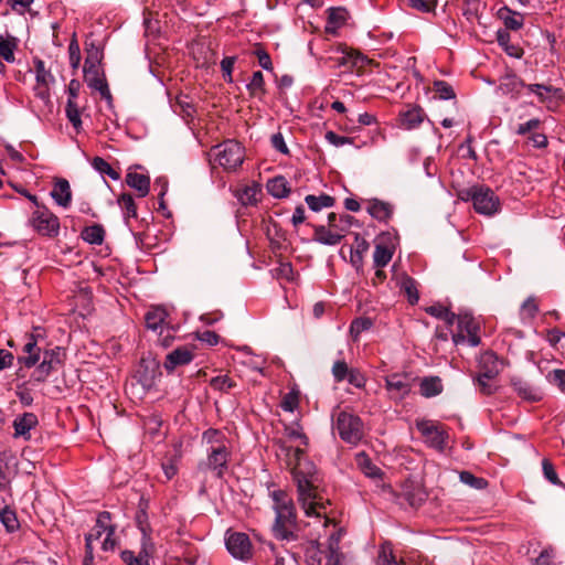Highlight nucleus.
I'll list each match as a JSON object with an SVG mask.
<instances>
[{
  "label": "nucleus",
  "instance_id": "obj_33",
  "mask_svg": "<svg viewBox=\"0 0 565 565\" xmlns=\"http://www.w3.org/2000/svg\"><path fill=\"white\" fill-rule=\"evenodd\" d=\"M267 546L273 553V565H299L298 558L294 553L287 550L280 551L273 542H268Z\"/></svg>",
  "mask_w": 565,
  "mask_h": 565
},
{
  "label": "nucleus",
  "instance_id": "obj_28",
  "mask_svg": "<svg viewBox=\"0 0 565 565\" xmlns=\"http://www.w3.org/2000/svg\"><path fill=\"white\" fill-rule=\"evenodd\" d=\"M480 372L482 379L493 380L499 374L498 360L493 353H484L480 359Z\"/></svg>",
  "mask_w": 565,
  "mask_h": 565
},
{
  "label": "nucleus",
  "instance_id": "obj_64",
  "mask_svg": "<svg viewBox=\"0 0 565 565\" xmlns=\"http://www.w3.org/2000/svg\"><path fill=\"white\" fill-rule=\"evenodd\" d=\"M376 565H399L395 559L391 550H387L385 546L382 547V551L377 558Z\"/></svg>",
  "mask_w": 565,
  "mask_h": 565
},
{
  "label": "nucleus",
  "instance_id": "obj_58",
  "mask_svg": "<svg viewBox=\"0 0 565 565\" xmlns=\"http://www.w3.org/2000/svg\"><path fill=\"white\" fill-rule=\"evenodd\" d=\"M324 137L326 140L334 147H342L344 145H351L353 142L352 138L339 136L338 134L331 130L327 131Z\"/></svg>",
  "mask_w": 565,
  "mask_h": 565
},
{
  "label": "nucleus",
  "instance_id": "obj_57",
  "mask_svg": "<svg viewBox=\"0 0 565 565\" xmlns=\"http://www.w3.org/2000/svg\"><path fill=\"white\" fill-rule=\"evenodd\" d=\"M369 249V243L359 234L355 235L354 253L352 252V262L362 259V255Z\"/></svg>",
  "mask_w": 565,
  "mask_h": 565
},
{
  "label": "nucleus",
  "instance_id": "obj_52",
  "mask_svg": "<svg viewBox=\"0 0 565 565\" xmlns=\"http://www.w3.org/2000/svg\"><path fill=\"white\" fill-rule=\"evenodd\" d=\"M273 274L277 279H285L287 281L295 280V273L291 263H279V265L273 269Z\"/></svg>",
  "mask_w": 565,
  "mask_h": 565
},
{
  "label": "nucleus",
  "instance_id": "obj_42",
  "mask_svg": "<svg viewBox=\"0 0 565 565\" xmlns=\"http://www.w3.org/2000/svg\"><path fill=\"white\" fill-rule=\"evenodd\" d=\"M259 186L257 184L247 185L238 193V200L243 205H254L257 203V195L259 194Z\"/></svg>",
  "mask_w": 565,
  "mask_h": 565
},
{
  "label": "nucleus",
  "instance_id": "obj_9",
  "mask_svg": "<svg viewBox=\"0 0 565 565\" xmlns=\"http://www.w3.org/2000/svg\"><path fill=\"white\" fill-rule=\"evenodd\" d=\"M29 224L42 236L55 237L60 233V220L45 205H38L32 213Z\"/></svg>",
  "mask_w": 565,
  "mask_h": 565
},
{
  "label": "nucleus",
  "instance_id": "obj_36",
  "mask_svg": "<svg viewBox=\"0 0 565 565\" xmlns=\"http://www.w3.org/2000/svg\"><path fill=\"white\" fill-rule=\"evenodd\" d=\"M17 40L12 36L4 38L0 35V60H3L8 63H13L14 51L17 50Z\"/></svg>",
  "mask_w": 565,
  "mask_h": 565
},
{
  "label": "nucleus",
  "instance_id": "obj_12",
  "mask_svg": "<svg viewBox=\"0 0 565 565\" xmlns=\"http://www.w3.org/2000/svg\"><path fill=\"white\" fill-rule=\"evenodd\" d=\"M62 364V351L56 347L45 350L41 356L40 363L32 374L36 382H44L52 371H55Z\"/></svg>",
  "mask_w": 565,
  "mask_h": 565
},
{
  "label": "nucleus",
  "instance_id": "obj_51",
  "mask_svg": "<svg viewBox=\"0 0 565 565\" xmlns=\"http://www.w3.org/2000/svg\"><path fill=\"white\" fill-rule=\"evenodd\" d=\"M236 383L227 375H218L210 381V386L220 392H228Z\"/></svg>",
  "mask_w": 565,
  "mask_h": 565
},
{
  "label": "nucleus",
  "instance_id": "obj_14",
  "mask_svg": "<svg viewBox=\"0 0 565 565\" xmlns=\"http://www.w3.org/2000/svg\"><path fill=\"white\" fill-rule=\"evenodd\" d=\"M38 337L39 335L34 333L26 334L22 355L19 356V362L28 369L35 366L43 354L41 348L38 345Z\"/></svg>",
  "mask_w": 565,
  "mask_h": 565
},
{
  "label": "nucleus",
  "instance_id": "obj_31",
  "mask_svg": "<svg viewBox=\"0 0 565 565\" xmlns=\"http://www.w3.org/2000/svg\"><path fill=\"white\" fill-rule=\"evenodd\" d=\"M81 237L90 245H102L105 239V230L100 224H93L83 228Z\"/></svg>",
  "mask_w": 565,
  "mask_h": 565
},
{
  "label": "nucleus",
  "instance_id": "obj_48",
  "mask_svg": "<svg viewBox=\"0 0 565 565\" xmlns=\"http://www.w3.org/2000/svg\"><path fill=\"white\" fill-rule=\"evenodd\" d=\"M459 479L462 483L477 490L484 489L488 486V481L486 479L477 477L469 471H461L459 475Z\"/></svg>",
  "mask_w": 565,
  "mask_h": 565
},
{
  "label": "nucleus",
  "instance_id": "obj_26",
  "mask_svg": "<svg viewBox=\"0 0 565 565\" xmlns=\"http://www.w3.org/2000/svg\"><path fill=\"white\" fill-rule=\"evenodd\" d=\"M86 81L90 88L99 92L102 98L108 102L111 100V94L106 82V78L104 77V75H100L98 71H95L93 74L88 72L86 75Z\"/></svg>",
  "mask_w": 565,
  "mask_h": 565
},
{
  "label": "nucleus",
  "instance_id": "obj_2",
  "mask_svg": "<svg viewBox=\"0 0 565 565\" xmlns=\"http://www.w3.org/2000/svg\"><path fill=\"white\" fill-rule=\"evenodd\" d=\"M269 497L273 501L271 509L275 513L270 527L273 536L281 542L297 541V512L292 498L281 489L269 490Z\"/></svg>",
  "mask_w": 565,
  "mask_h": 565
},
{
  "label": "nucleus",
  "instance_id": "obj_47",
  "mask_svg": "<svg viewBox=\"0 0 565 565\" xmlns=\"http://www.w3.org/2000/svg\"><path fill=\"white\" fill-rule=\"evenodd\" d=\"M539 311V305L535 297H529L520 308V317L522 320H532Z\"/></svg>",
  "mask_w": 565,
  "mask_h": 565
},
{
  "label": "nucleus",
  "instance_id": "obj_18",
  "mask_svg": "<svg viewBox=\"0 0 565 565\" xmlns=\"http://www.w3.org/2000/svg\"><path fill=\"white\" fill-rule=\"evenodd\" d=\"M327 14L328 20L326 31L331 34H334L340 28H342L349 19V12L343 7H331L327 10Z\"/></svg>",
  "mask_w": 565,
  "mask_h": 565
},
{
  "label": "nucleus",
  "instance_id": "obj_8",
  "mask_svg": "<svg viewBox=\"0 0 565 565\" xmlns=\"http://www.w3.org/2000/svg\"><path fill=\"white\" fill-rule=\"evenodd\" d=\"M480 323L468 312L458 315L457 331L452 333V341L456 345L468 344L478 347L481 342L479 337Z\"/></svg>",
  "mask_w": 565,
  "mask_h": 565
},
{
  "label": "nucleus",
  "instance_id": "obj_41",
  "mask_svg": "<svg viewBox=\"0 0 565 565\" xmlns=\"http://www.w3.org/2000/svg\"><path fill=\"white\" fill-rule=\"evenodd\" d=\"M109 529H114L110 525V513L104 511L98 514L94 532H92L94 534V540H99L104 533L106 534L109 531Z\"/></svg>",
  "mask_w": 565,
  "mask_h": 565
},
{
  "label": "nucleus",
  "instance_id": "obj_3",
  "mask_svg": "<svg viewBox=\"0 0 565 565\" xmlns=\"http://www.w3.org/2000/svg\"><path fill=\"white\" fill-rule=\"evenodd\" d=\"M202 444L205 446L206 459L200 462L199 469L223 478L232 456L230 438L220 429L209 428L202 434Z\"/></svg>",
  "mask_w": 565,
  "mask_h": 565
},
{
  "label": "nucleus",
  "instance_id": "obj_10",
  "mask_svg": "<svg viewBox=\"0 0 565 565\" xmlns=\"http://www.w3.org/2000/svg\"><path fill=\"white\" fill-rule=\"evenodd\" d=\"M225 545L228 553L237 559L246 562L253 556V545L246 533L226 531Z\"/></svg>",
  "mask_w": 565,
  "mask_h": 565
},
{
  "label": "nucleus",
  "instance_id": "obj_59",
  "mask_svg": "<svg viewBox=\"0 0 565 565\" xmlns=\"http://www.w3.org/2000/svg\"><path fill=\"white\" fill-rule=\"evenodd\" d=\"M236 62L235 56H226L221 61V68L223 72L224 79L228 83L233 82L232 72Z\"/></svg>",
  "mask_w": 565,
  "mask_h": 565
},
{
  "label": "nucleus",
  "instance_id": "obj_20",
  "mask_svg": "<svg viewBox=\"0 0 565 565\" xmlns=\"http://www.w3.org/2000/svg\"><path fill=\"white\" fill-rule=\"evenodd\" d=\"M343 237L344 234L339 230L333 231L324 225L315 226L313 241L320 244L334 246L338 245Z\"/></svg>",
  "mask_w": 565,
  "mask_h": 565
},
{
  "label": "nucleus",
  "instance_id": "obj_44",
  "mask_svg": "<svg viewBox=\"0 0 565 565\" xmlns=\"http://www.w3.org/2000/svg\"><path fill=\"white\" fill-rule=\"evenodd\" d=\"M525 87L537 96L540 103H545L547 100V94L556 95L561 92L558 88L544 84H529L525 85Z\"/></svg>",
  "mask_w": 565,
  "mask_h": 565
},
{
  "label": "nucleus",
  "instance_id": "obj_50",
  "mask_svg": "<svg viewBox=\"0 0 565 565\" xmlns=\"http://www.w3.org/2000/svg\"><path fill=\"white\" fill-rule=\"evenodd\" d=\"M434 92L436 93L439 99L447 100L456 98V93L452 86L445 81H435Z\"/></svg>",
  "mask_w": 565,
  "mask_h": 565
},
{
  "label": "nucleus",
  "instance_id": "obj_37",
  "mask_svg": "<svg viewBox=\"0 0 565 565\" xmlns=\"http://www.w3.org/2000/svg\"><path fill=\"white\" fill-rule=\"evenodd\" d=\"M167 316L166 310L162 308L151 309L147 312L145 318L147 328L156 331L166 321Z\"/></svg>",
  "mask_w": 565,
  "mask_h": 565
},
{
  "label": "nucleus",
  "instance_id": "obj_27",
  "mask_svg": "<svg viewBox=\"0 0 565 565\" xmlns=\"http://www.w3.org/2000/svg\"><path fill=\"white\" fill-rule=\"evenodd\" d=\"M355 463L358 468L371 479H380L382 470L375 466L365 452H359L355 456Z\"/></svg>",
  "mask_w": 565,
  "mask_h": 565
},
{
  "label": "nucleus",
  "instance_id": "obj_53",
  "mask_svg": "<svg viewBox=\"0 0 565 565\" xmlns=\"http://www.w3.org/2000/svg\"><path fill=\"white\" fill-rule=\"evenodd\" d=\"M373 322L370 318H356L350 326V332L354 338H358L362 332L371 329Z\"/></svg>",
  "mask_w": 565,
  "mask_h": 565
},
{
  "label": "nucleus",
  "instance_id": "obj_15",
  "mask_svg": "<svg viewBox=\"0 0 565 565\" xmlns=\"http://www.w3.org/2000/svg\"><path fill=\"white\" fill-rule=\"evenodd\" d=\"M524 87L525 83L516 74L508 72L500 77L497 92L518 99Z\"/></svg>",
  "mask_w": 565,
  "mask_h": 565
},
{
  "label": "nucleus",
  "instance_id": "obj_45",
  "mask_svg": "<svg viewBox=\"0 0 565 565\" xmlns=\"http://www.w3.org/2000/svg\"><path fill=\"white\" fill-rule=\"evenodd\" d=\"M93 168L102 174L108 175L113 180H119L120 174L102 157H95L92 161Z\"/></svg>",
  "mask_w": 565,
  "mask_h": 565
},
{
  "label": "nucleus",
  "instance_id": "obj_38",
  "mask_svg": "<svg viewBox=\"0 0 565 565\" xmlns=\"http://www.w3.org/2000/svg\"><path fill=\"white\" fill-rule=\"evenodd\" d=\"M150 554L146 548H142L138 555H135L131 551H122L121 559L127 565H150Z\"/></svg>",
  "mask_w": 565,
  "mask_h": 565
},
{
  "label": "nucleus",
  "instance_id": "obj_29",
  "mask_svg": "<svg viewBox=\"0 0 565 565\" xmlns=\"http://www.w3.org/2000/svg\"><path fill=\"white\" fill-rule=\"evenodd\" d=\"M514 391L524 399L537 402L542 398L541 392L521 379H513Z\"/></svg>",
  "mask_w": 565,
  "mask_h": 565
},
{
  "label": "nucleus",
  "instance_id": "obj_46",
  "mask_svg": "<svg viewBox=\"0 0 565 565\" xmlns=\"http://www.w3.org/2000/svg\"><path fill=\"white\" fill-rule=\"evenodd\" d=\"M118 204L122 209L126 218L137 217V206L131 194L122 193L118 198Z\"/></svg>",
  "mask_w": 565,
  "mask_h": 565
},
{
  "label": "nucleus",
  "instance_id": "obj_35",
  "mask_svg": "<svg viewBox=\"0 0 565 565\" xmlns=\"http://www.w3.org/2000/svg\"><path fill=\"white\" fill-rule=\"evenodd\" d=\"M305 202L313 212H319L324 207H331L334 204V199L328 194L312 195L309 194L305 198Z\"/></svg>",
  "mask_w": 565,
  "mask_h": 565
},
{
  "label": "nucleus",
  "instance_id": "obj_40",
  "mask_svg": "<svg viewBox=\"0 0 565 565\" xmlns=\"http://www.w3.org/2000/svg\"><path fill=\"white\" fill-rule=\"evenodd\" d=\"M66 117L74 127V129L79 132L82 129V119H81V110L76 103V100H67L65 108Z\"/></svg>",
  "mask_w": 565,
  "mask_h": 565
},
{
  "label": "nucleus",
  "instance_id": "obj_54",
  "mask_svg": "<svg viewBox=\"0 0 565 565\" xmlns=\"http://www.w3.org/2000/svg\"><path fill=\"white\" fill-rule=\"evenodd\" d=\"M350 371L351 369H349L344 360L335 361L331 370L334 381L338 383L344 381L348 377Z\"/></svg>",
  "mask_w": 565,
  "mask_h": 565
},
{
  "label": "nucleus",
  "instance_id": "obj_39",
  "mask_svg": "<svg viewBox=\"0 0 565 565\" xmlns=\"http://www.w3.org/2000/svg\"><path fill=\"white\" fill-rule=\"evenodd\" d=\"M33 64L36 83L49 85L54 83V76L52 75L51 71L45 67V63L42 60L34 58Z\"/></svg>",
  "mask_w": 565,
  "mask_h": 565
},
{
  "label": "nucleus",
  "instance_id": "obj_25",
  "mask_svg": "<svg viewBox=\"0 0 565 565\" xmlns=\"http://www.w3.org/2000/svg\"><path fill=\"white\" fill-rule=\"evenodd\" d=\"M444 385L439 376H426L420 380L419 392L426 398L441 394Z\"/></svg>",
  "mask_w": 565,
  "mask_h": 565
},
{
  "label": "nucleus",
  "instance_id": "obj_6",
  "mask_svg": "<svg viewBox=\"0 0 565 565\" xmlns=\"http://www.w3.org/2000/svg\"><path fill=\"white\" fill-rule=\"evenodd\" d=\"M210 156L225 171H236L245 158L243 146L235 140H226L211 149Z\"/></svg>",
  "mask_w": 565,
  "mask_h": 565
},
{
  "label": "nucleus",
  "instance_id": "obj_5",
  "mask_svg": "<svg viewBox=\"0 0 565 565\" xmlns=\"http://www.w3.org/2000/svg\"><path fill=\"white\" fill-rule=\"evenodd\" d=\"M333 429L340 438L351 445H356L364 436L362 419L345 409L337 407L332 413Z\"/></svg>",
  "mask_w": 565,
  "mask_h": 565
},
{
  "label": "nucleus",
  "instance_id": "obj_62",
  "mask_svg": "<svg viewBox=\"0 0 565 565\" xmlns=\"http://www.w3.org/2000/svg\"><path fill=\"white\" fill-rule=\"evenodd\" d=\"M254 54L258 58L259 65L266 71H273V63L269 54L260 46H257Z\"/></svg>",
  "mask_w": 565,
  "mask_h": 565
},
{
  "label": "nucleus",
  "instance_id": "obj_16",
  "mask_svg": "<svg viewBox=\"0 0 565 565\" xmlns=\"http://www.w3.org/2000/svg\"><path fill=\"white\" fill-rule=\"evenodd\" d=\"M193 352L188 347H179L167 354L166 360L163 362V367L168 372H172L178 366L186 365L193 360Z\"/></svg>",
  "mask_w": 565,
  "mask_h": 565
},
{
  "label": "nucleus",
  "instance_id": "obj_23",
  "mask_svg": "<svg viewBox=\"0 0 565 565\" xmlns=\"http://www.w3.org/2000/svg\"><path fill=\"white\" fill-rule=\"evenodd\" d=\"M425 113L420 107H412L399 114L401 126L405 129L417 128L424 120Z\"/></svg>",
  "mask_w": 565,
  "mask_h": 565
},
{
  "label": "nucleus",
  "instance_id": "obj_17",
  "mask_svg": "<svg viewBox=\"0 0 565 565\" xmlns=\"http://www.w3.org/2000/svg\"><path fill=\"white\" fill-rule=\"evenodd\" d=\"M385 387L395 397L403 398L411 392L409 377L405 374H392L385 379Z\"/></svg>",
  "mask_w": 565,
  "mask_h": 565
},
{
  "label": "nucleus",
  "instance_id": "obj_1",
  "mask_svg": "<svg viewBox=\"0 0 565 565\" xmlns=\"http://www.w3.org/2000/svg\"><path fill=\"white\" fill-rule=\"evenodd\" d=\"M285 436L290 441L297 443L295 447L286 446L282 443L280 448L286 452L287 463L291 468L297 483L298 502L307 516L322 518L323 524L327 526L330 522L327 511L330 501L324 500L318 491L320 480L315 465L303 458L305 449L302 447L308 445V437L298 423L286 426Z\"/></svg>",
  "mask_w": 565,
  "mask_h": 565
},
{
  "label": "nucleus",
  "instance_id": "obj_11",
  "mask_svg": "<svg viewBox=\"0 0 565 565\" xmlns=\"http://www.w3.org/2000/svg\"><path fill=\"white\" fill-rule=\"evenodd\" d=\"M471 200L475 210L480 214L491 215L499 209V199L489 188H473L471 190Z\"/></svg>",
  "mask_w": 565,
  "mask_h": 565
},
{
  "label": "nucleus",
  "instance_id": "obj_19",
  "mask_svg": "<svg viewBox=\"0 0 565 565\" xmlns=\"http://www.w3.org/2000/svg\"><path fill=\"white\" fill-rule=\"evenodd\" d=\"M366 211L379 222H387L393 215V205L377 199H372L367 202Z\"/></svg>",
  "mask_w": 565,
  "mask_h": 565
},
{
  "label": "nucleus",
  "instance_id": "obj_22",
  "mask_svg": "<svg viewBox=\"0 0 565 565\" xmlns=\"http://www.w3.org/2000/svg\"><path fill=\"white\" fill-rule=\"evenodd\" d=\"M38 425V417L33 413H24L13 422L14 436L30 438V430Z\"/></svg>",
  "mask_w": 565,
  "mask_h": 565
},
{
  "label": "nucleus",
  "instance_id": "obj_21",
  "mask_svg": "<svg viewBox=\"0 0 565 565\" xmlns=\"http://www.w3.org/2000/svg\"><path fill=\"white\" fill-rule=\"evenodd\" d=\"M55 203L62 207H68L72 202V191L67 180L58 179L51 191Z\"/></svg>",
  "mask_w": 565,
  "mask_h": 565
},
{
  "label": "nucleus",
  "instance_id": "obj_60",
  "mask_svg": "<svg viewBox=\"0 0 565 565\" xmlns=\"http://www.w3.org/2000/svg\"><path fill=\"white\" fill-rule=\"evenodd\" d=\"M409 6L422 12L434 11L437 2L436 0H408Z\"/></svg>",
  "mask_w": 565,
  "mask_h": 565
},
{
  "label": "nucleus",
  "instance_id": "obj_56",
  "mask_svg": "<svg viewBox=\"0 0 565 565\" xmlns=\"http://www.w3.org/2000/svg\"><path fill=\"white\" fill-rule=\"evenodd\" d=\"M542 469H543L544 477L552 484H555V486H561L562 484V482L558 479V476H557V473H556V471L554 469L553 463L548 459H543V461H542Z\"/></svg>",
  "mask_w": 565,
  "mask_h": 565
},
{
  "label": "nucleus",
  "instance_id": "obj_32",
  "mask_svg": "<svg viewBox=\"0 0 565 565\" xmlns=\"http://www.w3.org/2000/svg\"><path fill=\"white\" fill-rule=\"evenodd\" d=\"M499 17L500 19L503 20L507 29L516 31L523 26V15L519 12L512 11L508 7H504L499 10Z\"/></svg>",
  "mask_w": 565,
  "mask_h": 565
},
{
  "label": "nucleus",
  "instance_id": "obj_4",
  "mask_svg": "<svg viewBox=\"0 0 565 565\" xmlns=\"http://www.w3.org/2000/svg\"><path fill=\"white\" fill-rule=\"evenodd\" d=\"M343 530L338 529L331 533L328 540L327 551H322L318 541H309L305 547V561L307 565H321L322 554L326 557V565H342L344 556L340 551V541Z\"/></svg>",
  "mask_w": 565,
  "mask_h": 565
},
{
  "label": "nucleus",
  "instance_id": "obj_7",
  "mask_svg": "<svg viewBox=\"0 0 565 565\" xmlns=\"http://www.w3.org/2000/svg\"><path fill=\"white\" fill-rule=\"evenodd\" d=\"M415 426L419 431L424 444L439 452H444L448 447L449 433L445 425L431 419H417Z\"/></svg>",
  "mask_w": 565,
  "mask_h": 565
},
{
  "label": "nucleus",
  "instance_id": "obj_49",
  "mask_svg": "<svg viewBox=\"0 0 565 565\" xmlns=\"http://www.w3.org/2000/svg\"><path fill=\"white\" fill-rule=\"evenodd\" d=\"M264 75L260 71L254 72L250 82L247 84L248 92L254 95H262L265 93Z\"/></svg>",
  "mask_w": 565,
  "mask_h": 565
},
{
  "label": "nucleus",
  "instance_id": "obj_55",
  "mask_svg": "<svg viewBox=\"0 0 565 565\" xmlns=\"http://www.w3.org/2000/svg\"><path fill=\"white\" fill-rule=\"evenodd\" d=\"M298 404H299L298 392L290 391L282 397L280 406L286 412H294L298 407Z\"/></svg>",
  "mask_w": 565,
  "mask_h": 565
},
{
  "label": "nucleus",
  "instance_id": "obj_61",
  "mask_svg": "<svg viewBox=\"0 0 565 565\" xmlns=\"http://www.w3.org/2000/svg\"><path fill=\"white\" fill-rule=\"evenodd\" d=\"M540 126L541 120L539 118H532L524 124H520L515 129V134L519 136H524L531 131L536 130Z\"/></svg>",
  "mask_w": 565,
  "mask_h": 565
},
{
  "label": "nucleus",
  "instance_id": "obj_43",
  "mask_svg": "<svg viewBox=\"0 0 565 565\" xmlns=\"http://www.w3.org/2000/svg\"><path fill=\"white\" fill-rule=\"evenodd\" d=\"M0 521L8 532H14L19 529V521L15 512L6 507L0 511Z\"/></svg>",
  "mask_w": 565,
  "mask_h": 565
},
{
  "label": "nucleus",
  "instance_id": "obj_13",
  "mask_svg": "<svg viewBox=\"0 0 565 565\" xmlns=\"http://www.w3.org/2000/svg\"><path fill=\"white\" fill-rule=\"evenodd\" d=\"M38 337L39 335L34 333L26 334L22 355L19 356V362L28 369L35 366L43 354L41 348L38 345Z\"/></svg>",
  "mask_w": 565,
  "mask_h": 565
},
{
  "label": "nucleus",
  "instance_id": "obj_63",
  "mask_svg": "<svg viewBox=\"0 0 565 565\" xmlns=\"http://www.w3.org/2000/svg\"><path fill=\"white\" fill-rule=\"evenodd\" d=\"M548 380L562 392H565V370H554L550 372Z\"/></svg>",
  "mask_w": 565,
  "mask_h": 565
},
{
  "label": "nucleus",
  "instance_id": "obj_24",
  "mask_svg": "<svg viewBox=\"0 0 565 565\" xmlns=\"http://www.w3.org/2000/svg\"><path fill=\"white\" fill-rule=\"evenodd\" d=\"M126 183L138 192V196L145 198L150 190V179L148 175L138 172H128Z\"/></svg>",
  "mask_w": 565,
  "mask_h": 565
},
{
  "label": "nucleus",
  "instance_id": "obj_30",
  "mask_svg": "<svg viewBox=\"0 0 565 565\" xmlns=\"http://www.w3.org/2000/svg\"><path fill=\"white\" fill-rule=\"evenodd\" d=\"M394 247L377 243L373 253V262L375 268H384L392 259Z\"/></svg>",
  "mask_w": 565,
  "mask_h": 565
},
{
  "label": "nucleus",
  "instance_id": "obj_34",
  "mask_svg": "<svg viewBox=\"0 0 565 565\" xmlns=\"http://www.w3.org/2000/svg\"><path fill=\"white\" fill-rule=\"evenodd\" d=\"M267 191L277 199L286 198L289 194L288 182L284 177H275L267 182Z\"/></svg>",
  "mask_w": 565,
  "mask_h": 565
}]
</instances>
